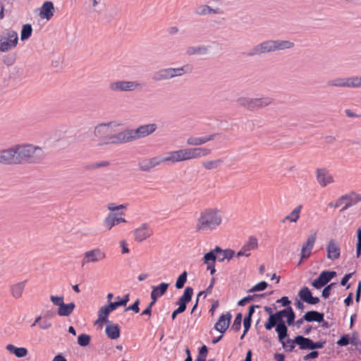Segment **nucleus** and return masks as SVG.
Returning <instances> with one entry per match:
<instances>
[{"instance_id":"39","label":"nucleus","mask_w":361,"mask_h":361,"mask_svg":"<svg viewBox=\"0 0 361 361\" xmlns=\"http://www.w3.org/2000/svg\"><path fill=\"white\" fill-rule=\"evenodd\" d=\"M235 255V251L231 249L223 250L221 248V251L218 254V261L220 262H224L225 259L231 260Z\"/></svg>"},{"instance_id":"57","label":"nucleus","mask_w":361,"mask_h":361,"mask_svg":"<svg viewBox=\"0 0 361 361\" xmlns=\"http://www.w3.org/2000/svg\"><path fill=\"white\" fill-rule=\"evenodd\" d=\"M336 284V283H331L330 284H327L326 286H325L322 292V296L324 298H329L331 294V290Z\"/></svg>"},{"instance_id":"25","label":"nucleus","mask_w":361,"mask_h":361,"mask_svg":"<svg viewBox=\"0 0 361 361\" xmlns=\"http://www.w3.org/2000/svg\"><path fill=\"white\" fill-rule=\"evenodd\" d=\"M169 286V283L164 282L161 283L159 286H152V290L150 294L151 299L157 301L158 298L164 295L166 293Z\"/></svg>"},{"instance_id":"38","label":"nucleus","mask_w":361,"mask_h":361,"mask_svg":"<svg viewBox=\"0 0 361 361\" xmlns=\"http://www.w3.org/2000/svg\"><path fill=\"white\" fill-rule=\"evenodd\" d=\"M110 314L109 310L104 305L100 307V309L98 311V319L96 321L95 324H97L99 322L102 323H107L110 322L108 320V317Z\"/></svg>"},{"instance_id":"55","label":"nucleus","mask_w":361,"mask_h":361,"mask_svg":"<svg viewBox=\"0 0 361 361\" xmlns=\"http://www.w3.org/2000/svg\"><path fill=\"white\" fill-rule=\"evenodd\" d=\"M50 300L54 305L57 306L58 308L64 302L63 296L51 295Z\"/></svg>"},{"instance_id":"53","label":"nucleus","mask_w":361,"mask_h":361,"mask_svg":"<svg viewBox=\"0 0 361 361\" xmlns=\"http://www.w3.org/2000/svg\"><path fill=\"white\" fill-rule=\"evenodd\" d=\"M267 286H268L267 283L264 281H262L257 283L256 285H255L251 289L249 290V292L253 293V292L262 291V290H265Z\"/></svg>"},{"instance_id":"1","label":"nucleus","mask_w":361,"mask_h":361,"mask_svg":"<svg viewBox=\"0 0 361 361\" xmlns=\"http://www.w3.org/2000/svg\"><path fill=\"white\" fill-rule=\"evenodd\" d=\"M222 221L221 210L217 208H207L200 212L195 228L199 233L212 232L222 224Z\"/></svg>"},{"instance_id":"51","label":"nucleus","mask_w":361,"mask_h":361,"mask_svg":"<svg viewBox=\"0 0 361 361\" xmlns=\"http://www.w3.org/2000/svg\"><path fill=\"white\" fill-rule=\"evenodd\" d=\"M242 318L243 315L241 313L237 314L231 326V330L234 331L235 332L240 331L241 328Z\"/></svg>"},{"instance_id":"3","label":"nucleus","mask_w":361,"mask_h":361,"mask_svg":"<svg viewBox=\"0 0 361 361\" xmlns=\"http://www.w3.org/2000/svg\"><path fill=\"white\" fill-rule=\"evenodd\" d=\"M295 319V314L290 306L286 307L282 310L277 311L274 314L271 315V318L264 324L266 330H271L275 327V331L280 332L287 330L288 326H291L294 324Z\"/></svg>"},{"instance_id":"9","label":"nucleus","mask_w":361,"mask_h":361,"mask_svg":"<svg viewBox=\"0 0 361 361\" xmlns=\"http://www.w3.org/2000/svg\"><path fill=\"white\" fill-rule=\"evenodd\" d=\"M19 145L0 150V164L5 165L20 164L18 157Z\"/></svg>"},{"instance_id":"56","label":"nucleus","mask_w":361,"mask_h":361,"mask_svg":"<svg viewBox=\"0 0 361 361\" xmlns=\"http://www.w3.org/2000/svg\"><path fill=\"white\" fill-rule=\"evenodd\" d=\"M350 336L348 334H344L340 338L336 343L339 346H346L350 344Z\"/></svg>"},{"instance_id":"50","label":"nucleus","mask_w":361,"mask_h":361,"mask_svg":"<svg viewBox=\"0 0 361 361\" xmlns=\"http://www.w3.org/2000/svg\"><path fill=\"white\" fill-rule=\"evenodd\" d=\"M137 166L140 171L145 172L149 171L152 169L149 159H144L140 161Z\"/></svg>"},{"instance_id":"2","label":"nucleus","mask_w":361,"mask_h":361,"mask_svg":"<svg viewBox=\"0 0 361 361\" xmlns=\"http://www.w3.org/2000/svg\"><path fill=\"white\" fill-rule=\"evenodd\" d=\"M295 46L290 40L268 39L255 45L250 51L244 53L247 57L262 56L267 53L290 49Z\"/></svg>"},{"instance_id":"33","label":"nucleus","mask_w":361,"mask_h":361,"mask_svg":"<svg viewBox=\"0 0 361 361\" xmlns=\"http://www.w3.org/2000/svg\"><path fill=\"white\" fill-rule=\"evenodd\" d=\"M75 308V305L74 302H71L69 304H65L63 302L58 308L57 314L60 317H68L72 314Z\"/></svg>"},{"instance_id":"36","label":"nucleus","mask_w":361,"mask_h":361,"mask_svg":"<svg viewBox=\"0 0 361 361\" xmlns=\"http://www.w3.org/2000/svg\"><path fill=\"white\" fill-rule=\"evenodd\" d=\"M219 8H212L207 5H201L198 6L195 10V13L199 16H205L208 14H219L220 13Z\"/></svg>"},{"instance_id":"64","label":"nucleus","mask_w":361,"mask_h":361,"mask_svg":"<svg viewBox=\"0 0 361 361\" xmlns=\"http://www.w3.org/2000/svg\"><path fill=\"white\" fill-rule=\"evenodd\" d=\"M51 326V323L48 320L44 319L39 323V328L40 329L46 330Z\"/></svg>"},{"instance_id":"43","label":"nucleus","mask_w":361,"mask_h":361,"mask_svg":"<svg viewBox=\"0 0 361 361\" xmlns=\"http://www.w3.org/2000/svg\"><path fill=\"white\" fill-rule=\"evenodd\" d=\"M312 295L311 290L307 286L302 288L298 293V296L300 300L306 303L308 302Z\"/></svg>"},{"instance_id":"8","label":"nucleus","mask_w":361,"mask_h":361,"mask_svg":"<svg viewBox=\"0 0 361 361\" xmlns=\"http://www.w3.org/2000/svg\"><path fill=\"white\" fill-rule=\"evenodd\" d=\"M18 42V34L16 31L6 29L0 35V51H8L16 47Z\"/></svg>"},{"instance_id":"48","label":"nucleus","mask_w":361,"mask_h":361,"mask_svg":"<svg viewBox=\"0 0 361 361\" xmlns=\"http://www.w3.org/2000/svg\"><path fill=\"white\" fill-rule=\"evenodd\" d=\"M91 341V336L86 334H82L78 337V344L81 347L87 346Z\"/></svg>"},{"instance_id":"34","label":"nucleus","mask_w":361,"mask_h":361,"mask_svg":"<svg viewBox=\"0 0 361 361\" xmlns=\"http://www.w3.org/2000/svg\"><path fill=\"white\" fill-rule=\"evenodd\" d=\"M297 345H299L301 350H312V340L309 338H305L302 335L295 336Z\"/></svg>"},{"instance_id":"10","label":"nucleus","mask_w":361,"mask_h":361,"mask_svg":"<svg viewBox=\"0 0 361 361\" xmlns=\"http://www.w3.org/2000/svg\"><path fill=\"white\" fill-rule=\"evenodd\" d=\"M109 87L112 92H132L142 87L137 81L117 80L109 83Z\"/></svg>"},{"instance_id":"35","label":"nucleus","mask_w":361,"mask_h":361,"mask_svg":"<svg viewBox=\"0 0 361 361\" xmlns=\"http://www.w3.org/2000/svg\"><path fill=\"white\" fill-rule=\"evenodd\" d=\"M237 104L248 111H254V98L240 97L236 100Z\"/></svg>"},{"instance_id":"31","label":"nucleus","mask_w":361,"mask_h":361,"mask_svg":"<svg viewBox=\"0 0 361 361\" xmlns=\"http://www.w3.org/2000/svg\"><path fill=\"white\" fill-rule=\"evenodd\" d=\"M273 102V98L270 97L254 98V111H256L259 109L265 108L271 104Z\"/></svg>"},{"instance_id":"29","label":"nucleus","mask_w":361,"mask_h":361,"mask_svg":"<svg viewBox=\"0 0 361 361\" xmlns=\"http://www.w3.org/2000/svg\"><path fill=\"white\" fill-rule=\"evenodd\" d=\"M105 333L108 338L112 340L117 339L121 336V329L118 324L107 325Z\"/></svg>"},{"instance_id":"14","label":"nucleus","mask_w":361,"mask_h":361,"mask_svg":"<svg viewBox=\"0 0 361 361\" xmlns=\"http://www.w3.org/2000/svg\"><path fill=\"white\" fill-rule=\"evenodd\" d=\"M279 341L281 343L283 348L286 352H292L293 351L295 345L297 343L295 341V337L294 339H291L288 338V329L284 330L280 332H277Z\"/></svg>"},{"instance_id":"18","label":"nucleus","mask_w":361,"mask_h":361,"mask_svg":"<svg viewBox=\"0 0 361 361\" xmlns=\"http://www.w3.org/2000/svg\"><path fill=\"white\" fill-rule=\"evenodd\" d=\"M219 136V133H214L203 137H190L188 138L186 142L188 145L200 146L207 143V142L214 140Z\"/></svg>"},{"instance_id":"12","label":"nucleus","mask_w":361,"mask_h":361,"mask_svg":"<svg viewBox=\"0 0 361 361\" xmlns=\"http://www.w3.org/2000/svg\"><path fill=\"white\" fill-rule=\"evenodd\" d=\"M336 276L335 271H323L319 276L312 282V286L317 289H320Z\"/></svg>"},{"instance_id":"6","label":"nucleus","mask_w":361,"mask_h":361,"mask_svg":"<svg viewBox=\"0 0 361 361\" xmlns=\"http://www.w3.org/2000/svg\"><path fill=\"white\" fill-rule=\"evenodd\" d=\"M190 71L189 65H185L179 68H161L155 71L152 76L154 82L169 80L176 77L183 76Z\"/></svg>"},{"instance_id":"19","label":"nucleus","mask_w":361,"mask_h":361,"mask_svg":"<svg viewBox=\"0 0 361 361\" xmlns=\"http://www.w3.org/2000/svg\"><path fill=\"white\" fill-rule=\"evenodd\" d=\"M327 258L331 260H335L340 257L341 249L335 240L331 239L327 246Z\"/></svg>"},{"instance_id":"54","label":"nucleus","mask_w":361,"mask_h":361,"mask_svg":"<svg viewBox=\"0 0 361 361\" xmlns=\"http://www.w3.org/2000/svg\"><path fill=\"white\" fill-rule=\"evenodd\" d=\"M357 242L356 244V255L359 257L361 255V228L357 230Z\"/></svg>"},{"instance_id":"28","label":"nucleus","mask_w":361,"mask_h":361,"mask_svg":"<svg viewBox=\"0 0 361 361\" xmlns=\"http://www.w3.org/2000/svg\"><path fill=\"white\" fill-rule=\"evenodd\" d=\"M221 251V247L219 246L215 247L214 249L206 253L203 257V262L204 264H216L218 260V254Z\"/></svg>"},{"instance_id":"61","label":"nucleus","mask_w":361,"mask_h":361,"mask_svg":"<svg viewBox=\"0 0 361 361\" xmlns=\"http://www.w3.org/2000/svg\"><path fill=\"white\" fill-rule=\"evenodd\" d=\"M350 343L355 346H361V341H360L357 332H354L352 338H350Z\"/></svg>"},{"instance_id":"47","label":"nucleus","mask_w":361,"mask_h":361,"mask_svg":"<svg viewBox=\"0 0 361 361\" xmlns=\"http://www.w3.org/2000/svg\"><path fill=\"white\" fill-rule=\"evenodd\" d=\"M302 208V205L298 206L294 209L289 215L286 216V219H290V222H297L300 218V214Z\"/></svg>"},{"instance_id":"44","label":"nucleus","mask_w":361,"mask_h":361,"mask_svg":"<svg viewBox=\"0 0 361 361\" xmlns=\"http://www.w3.org/2000/svg\"><path fill=\"white\" fill-rule=\"evenodd\" d=\"M266 295V293L262 294H254L252 295H247L242 298L238 302V305L239 306H244L247 303L255 300V298H264Z\"/></svg>"},{"instance_id":"40","label":"nucleus","mask_w":361,"mask_h":361,"mask_svg":"<svg viewBox=\"0 0 361 361\" xmlns=\"http://www.w3.org/2000/svg\"><path fill=\"white\" fill-rule=\"evenodd\" d=\"M346 87L359 88L361 87V77L352 76L346 78Z\"/></svg>"},{"instance_id":"13","label":"nucleus","mask_w":361,"mask_h":361,"mask_svg":"<svg viewBox=\"0 0 361 361\" xmlns=\"http://www.w3.org/2000/svg\"><path fill=\"white\" fill-rule=\"evenodd\" d=\"M184 150L186 161L206 157L212 153V150L206 147L185 148Z\"/></svg>"},{"instance_id":"27","label":"nucleus","mask_w":361,"mask_h":361,"mask_svg":"<svg viewBox=\"0 0 361 361\" xmlns=\"http://www.w3.org/2000/svg\"><path fill=\"white\" fill-rule=\"evenodd\" d=\"M323 318H324V313L315 310L307 311L303 315V319L307 322H317L320 323L323 321Z\"/></svg>"},{"instance_id":"11","label":"nucleus","mask_w":361,"mask_h":361,"mask_svg":"<svg viewBox=\"0 0 361 361\" xmlns=\"http://www.w3.org/2000/svg\"><path fill=\"white\" fill-rule=\"evenodd\" d=\"M105 258L106 254L101 249L95 248L85 252L82 260V266L83 267L85 264L90 262L95 263Z\"/></svg>"},{"instance_id":"41","label":"nucleus","mask_w":361,"mask_h":361,"mask_svg":"<svg viewBox=\"0 0 361 361\" xmlns=\"http://www.w3.org/2000/svg\"><path fill=\"white\" fill-rule=\"evenodd\" d=\"M329 87H346V78H336L326 82Z\"/></svg>"},{"instance_id":"26","label":"nucleus","mask_w":361,"mask_h":361,"mask_svg":"<svg viewBox=\"0 0 361 361\" xmlns=\"http://www.w3.org/2000/svg\"><path fill=\"white\" fill-rule=\"evenodd\" d=\"M27 281H20L10 286V292L13 298L19 299L22 297Z\"/></svg>"},{"instance_id":"42","label":"nucleus","mask_w":361,"mask_h":361,"mask_svg":"<svg viewBox=\"0 0 361 361\" xmlns=\"http://www.w3.org/2000/svg\"><path fill=\"white\" fill-rule=\"evenodd\" d=\"M32 32V27L30 24H25L23 25L20 32V39L22 41H25L30 37Z\"/></svg>"},{"instance_id":"4","label":"nucleus","mask_w":361,"mask_h":361,"mask_svg":"<svg viewBox=\"0 0 361 361\" xmlns=\"http://www.w3.org/2000/svg\"><path fill=\"white\" fill-rule=\"evenodd\" d=\"M112 123L97 125L94 135L99 140V145H120L124 143L123 130L114 133L111 126Z\"/></svg>"},{"instance_id":"24","label":"nucleus","mask_w":361,"mask_h":361,"mask_svg":"<svg viewBox=\"0 0 361 361\" xmlns=\"http://www.w3.org/2000/svg\"><path fill=\"white\" fill-rule=\"evenodd\" d=\"M193 295V288L188 286L185 288L183 294L176 302V305L186 310L187 304L191 300Z\"/></svg>"},{"instance_id":"16","label":"nucleus","mask_w":361,"mask_h":361,"mask_svg":"<svg viewBox=\"0 0 361 361\" xmlns=\"http://www.w3.org/2000/svg\"><path fill=\"white\" fill-rule=\"evenodd\" d=\"M317 238V233L312 232L308 236L306 243L302 245L301 249V260L303 259H307L310 255L312 250L313 249Z\"/></svg>"},{"instance_id":"37","label":"nucleus","mask_w":361,"mask_h":361,"mask_svg":"<svg viewBox=\"0 0 361 361\" xmlns=\"http://www.w3.org/2000/svg\"><path fill=\"white\" fill-rule=\"evenodd\" d=\"M257 247V239L254 236H250L247 242L242 247L243 250H244L247 253H250V251L255 250Z\"/></svg>"},{"instance_id":"32","label":"nucleus","mask_w":361,"mask_h":361,"mask_svg":"<svg viewBox=\"0 0 361 361\" xmlns=\"http://www.w3.org/2000/svg\"><path fill=\"white\" fill-rule=\"evenodd\" d=\"M185 52L188 56L205 55L208 53V47L204 45L190 46L187 47Z\"/></svg>"},{"instance_id":"52","label":"nucleus","mask_w":361,"mask_h":361,"mask_svg":"<svg viewBox=\"0 0 361 361\" xmlns=\"http://www.w3.org/2000/svg\"><path fill=\"white\" fill-rule=\"evenodd\" d=\"M207 354L208 348L205 345H203L199 349L197 357L195 360V361H205Z\"/></svg>"},{"instance_id":"7","label":"nucleus","mask_w":361,"mask_h":361,"mask_svg":"<svg viewBox=\"0 0 361 361\" xmlns=\"http://www.w3.org/2000/svg\"><path fill=\"white\" fill-rule=\"evenodd\" d=\"M157 128L156 123H149L140 126L136 129H126L123 130L124 143L145 137L155 132Z\"/></svg>"},{"instance_id":"15","label":"nucleus","mask_w":361,"mask_h":361,"mask_svg":"<svg viewBox=\"0 0 361 361\" xmlns=\"http://www.w3.org/2000/svg\"><path fill=\"white\" fill-rule=\"evenodd\" d=\"M153 233L152 229L147 224H143L133 231L135 240L137 242H142L149 238Z\"/></svg>"},{"instance_id":"23","label":"nucleus","mask_w":361,"mask_h":361,"mask_svg":"<svg viewBox=\"0 0 361 361\" xmlns=\"http://www.w3.org/2000/svg\"><path fill=\"white\" fill-rule=\"evenodd\" d=\"M116 214L109 213L104 220V226L107 230H111L115 225L120 223L126 222V219L122 217H117Z\"/></svg>"},{"instance_id":"46","label":"nucleus","mask_w":361,"mask_h":361,"mask_svg":"<svg viewBox=\"0 0 361 361\" xmlns=\"http://www.w3.org/2000/svg\"><path fill=\"white\" fill-rule=\"evenodd\" d=\"M345 199H349L348 202H353V205L361 201V196L355 192L350 195H344L339 197L338 201H344Z\"/></svg>"},{"instance_id":"59","label":"nucleus","mask_w":361,"mask_h":361,"mask_svg":"<svg viewBox=\"0 0 361 361\" xmlns=\"http://www.w3.org/2000/svg\"><path fill=\"white\" fill-rule=\"evenodd\" d=\"M139 305H140V300L137 299L133 302V304H132L129 307H126L125 309V311L126 312V311L132 310V311L135 312V313H137L140 311Z\"/></svg>"},{"instance_id":"30","label":"nucleus","mask_w":361,"mask_h":361,"mask_svg":"<svg viewBox=\"0 0 361 361\" xmlns=\"http://www.w3.org/2000/svg\"><path fill=\"white\" fill-rule=\"evenodd\" d=\"M6 349L11 353L14 354L17 357L22 358L27 355L28 350L24 347H16L13 344H8Z\"/></svg>"},{"instance_id":"5","label":"nucleus","mask_w":361,"mask_h":361,"mask_svg":"<svg viewBox=\"0 0 361 361\" xmlns=\"http://www.w3.org/2000/svg\"><path fill=\"white\" fill-rule=\"evenodd\" d=\"M18 157L20 164H41L46 157V154L40 147L32 144L19 145Z\"/></svg>"},{"instance_id":"17","label":"nucleus","mask_w":361,"mask_h":361,"mask_svg":"<svg viewBox=\"0 0 361 361\" xmlns=\"http://www.w3.org/2000/svg\"><path fill=\"white\" fill-rule=\"evenodd\" d=\"M231 318L232 315L230 312L221 314L214 324V329L222 334H224L231 324Z\"/></svg>"},{"instance_id":"22","label":"nucleus","mask_w":361,"mask_h":361,"mask_svg":"<svg viewBox=\"0 0 361 361\" xmlns=\"http://www.w3.org/2000/svg\"><path fill=\"white\" fill-rule=\"evenodd\" d=\"M164 161L172 163L186 161L184 149L168 152V156L164 157Z\"/></svg>"},{"instance_id":"49","label":"nucleus","mask_w":361,"mask_h":361,"mask_svg":"<svg viewBox=\"0 0 361 361\" xmlns=\"http://www.w3.org/2000/svg\"><path fill=\"white\" fill-rule=\"evenodd\" d=\"M187 271H184L177 279L175 286L177 289H180L184 287L187 281Z\"/></svg>"},{"instance_id":"20","label":"nucleus","mask_w":361,"mask_h":361,"mask_svg":"<svg viewBox=\"0 0 361 361\" xmlns=\"http://www.w3.org/2000/svg\"><path fill=\"white\" fill-rule=\"evenodd\" d=\"M317 180L322 187L334 182L332 176L325 169H317Z\"/></svg>"},{"instance_id":"45","label":"nucleus","mask_w":361,"mask_h":361,"mask_svg":"<svg viewBox=\"0 0 361 361\" xmlns=\"http://www.w3.org/2000/svg\"><path fill=\"white\" fill-rule=\"evenodd\" d=\"M223 161L221 159L216 160L206 161L202 162V166L207 170H212L216 169L222 164Z\"/></svg>"},{"instance_id":"58","label":"nucleus","mask_w":361,"mask_h":361,"mask_svg":"<svg viewBox=\"0 0 361 361\" xmlns=\"http://www.w3.org/2000/svg\"><path fill=\"white\" fill-rule=\"evenodd\" d=\"M151 166L153 168H154L157 166H159L162 162H166L164 161V157L161 158L160 157H154L152 158L149 159Z\"/></svg>"},{"instance_id":"60","label":"nucleus","mask_w":361,"mask_h":361,"mask_svg":"<svg viewBox=\"0 0 361 361\" xmlns=\"http://www.w3.org/2000/svg\"><path fill=\"white\" fill-rule=\"evenodd\" d=\"M252 318L245 317L243 319L244 334H246L251 327Z\"/></svg>"},{"instance_id":"62","label":"nucleus","mask_w":361,"mask_h":361,"mask_svg":"<svg viewBox=\"0 0 361 361\" xmlns=\"http://www.w3.org/2000/svg\"><path fill=\"white\" fill-rule=\"evenodd\" d=\"M156 300H152L151 302L148 305L145 310L142 312L141 315H147L150 317L152 314V307L156 303Z\"/></svg>"},{"instance_id":"63","label":"nucleus","mask_w":361,"mask_h":361,"mask_svg":"<svg viewBox=\"0 0 361 361\" xmlns=\"http://www.w3.org/2000/svg\"><path fill=\"white\" fill-rule=\"evenodd\" d=\"M319 356V352L317 350H312L310 353L303 357L304 360H308L310 359H316Z\"/></svg>"},{"instance_id":"21","label":"nucleus","mask_w":361,"mask_h":361,"mask_svg":"<svg viewBox=\"0 0 361 361\" xmlns=\"http://www.w3.org/2000/svg\"><path fill=\"white\" fill-rule=\"evenodd\" d=\"M54 13V6L52 1H44L41 7L39 16L47 20H50Z\"/></svg>"}]
</instances>
